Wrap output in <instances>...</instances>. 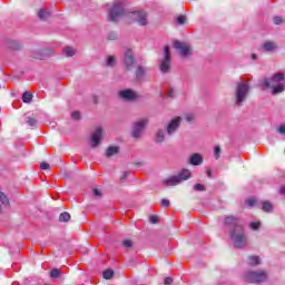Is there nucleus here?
Masks as SVG:
<instances>
[{
    "mask_svg": "<svg viewBox=\"0 0 285 285\" xmlns=\"http://www.w3.org/2000/svg\"><path fill=\"white\" fill-rule=\"evenodd\" d=\"M225 230H227L235 248H244L246 246V232L239 218L227 216L224 222Z\"/></svg>",
    "mask_w": 285,
    "mask_h": 285,
    "instance_id": "nucleus-1",
    "label": "nucleus"
},
{
    "mask_svg": "<svg viewBox=\"0 0 285 285\" xmlns=\"http://www.w3.org/2000/svg\"><path fill=\"white\" fill-rule=\"evenodd\" d=\"M262 90H271L272 95H282L285 90V75L274 73L271 78H264L258 82Z\"/></svg>",
    "mask_w": 285,
    "mask_h": 285,
    "instance_id": "nucleus-2",
    "label": "nucleus"
},
{
    "mask_svg": "<svg viewBox=\"0 0 285 285\" xmlns=\"http://www.w3.org/2000/svg\"><path fill=\"white\" fill-rule=\"evenodd\" d=\"M250 92V85L247 80L236 81L235 89V104L236 106H242L246 99H248V95Z\"/></svg>",
    "mask_w": 285,
    "mask_h": 285,
    "instance_id": "nucleus-3",
    "label": "nucleus"
},
{
    "mask_svg": "<svg viewBox=\"0 0 285 285\" xmlns=\"http://www.w3.org/2000/svg\"><path fill=\"white\" fill-rule=\"evenodd\" d=\"M193 177V174L189 169H183L177 175L169 176L168 178L163 179V186L170 188L173 186H179V184H184V181H188Z\"/></svg>",
    "mask_w": 285,
    "mask_h": 285,
    "instance_id": "nucleus-4",
    "label": "nucleus"
},
{
    "mask_svg": "<svg viewBox=\"0 0 285 285\" xmlns=\"http://www.w3.org/2000/svg\"><path fill=\"white\" fill-rule=\"evenodd\" d=\"M243 279L249 284H262L268 279V274L265 271H248L243 275Z\"/></svg>",
    "mask_w": 285,
    "mask_h": 285,
    "instance_id": "nucleus-5",
    "label": "nucleus"
},
{
    "mask_svg": "<svg viewBox=\"0 0 285 285\" xmlns=\"http://www.w3.org/2000/svg\"><path fill=\"white\" fill-rule=\"evenodd\" d=\"M109 20L116 22L126 14V9L124 8V2H114L111 8L108 9Z\"/></svg>",
    "mask_w": 285,
    "mask_h": 285,
    "instance_id": "nucleus-6",
    "label": "nucleus"
},
{
    "mask_svg": "<svg viewBox=\"0 0 285 285\" xmlns=\"http://www.w3.org/2000/svg\"><path fill=\"white\" fill-rule=\"evenodd\" d=\"M146 126H148V118L136 121L131 128V137L134 139H141V135H144Z\"/></svg>",
    "mask_w": 285,
    "mask_h": 285,
    "instance_id": "nucleus-7",
    "label": "nucleus"
},
{
    "mask_svg": "<svg viewBox=\"0 0 285 285\" xmlns=\"http://www.w3.org/2000/svg\"><path fill=\"white\" fill-rule=\"evenodd\" d=\"M170 61H171L170 47L165 46L164 59L160 60V65H159L160 72H163L164 75L170 72Z\"/></svg>",
    "mask_w": 285,
    "mask_h": 285,
    "instance_id": "nucleus-8",
    "label": "nucleus"
},
{
    "mask_svg": "<svg viewBox=\"0 0 285 285\" xmlns=\"http://www.w3.org/2000/svg\"><path fill=\"white\" fill-rule=\"evenodd\" d=\"M124 66L125 70H132L137 66V59H135V53L132 49H126L124 52Z\"/></svg>",
    "mask_w": 285,
    "mask_h": 285,
    "instance_id": "nucleus-9",
    "label": "nucleus"
},
{
    "mask_svg": "<svg viewBox=\"0 0 285 285\" xmlns=\"http://www.w3.org/2000/svg\"><path fill=\"white\" fill-rule=\"evenodd\" d=\"M102 138L104 129H101V127L96 128L95 131L91 134V148H97V146L101 144Z\"/></svg>",
    "mask_w": 285,
    "mask_h": 285,
    "instance_id": "nucleus-10",
    "label": "nucleus"
},
{
    "mask_svg": "<svg viewBox=\"0 0 285 285\" xmlns=\"http://www.w3.org/2000/svg\"><path fill=\"white\" fill-rule=\"evenodd\" d=\"M174 48L179 52L180 57H188V55H190V47L179 40L174 42Z\"/></svg>",
    "mask_w": 285,
    "mask_h": 285,
    "instance_id": "nucleus-11",
    "label": "nucleus"
},
{
    "mask_svg": "<svg viewBox=\"0 0 285 285\" xmlns=\"http://www.w3.org/2000/svg\"><path fill=\"white\" fill-rule=\"evenodd\" d=\"M179 126H181V117H176L171 119V121L167 125V135L173 137L176 130H179Z\"/></svg>",
    "mask_w": 285,
    "mask_h": 285,
    "instance_id": "nucleus-12",
    "label": "nucleus"
},
{
    "mask_svg": "<svg viewBox=\"0 0 285 285\" xmlns=\"http://www.w3.org/2000/svg\"><path fill=\"white\" fill-rule=\"evenodd\" d=\"M131 17L139 23V26H146L148 23L146 11H134L131 12Z\"/></svg>",
    "mask_w": 285,
    "mask_h": 285,
    "instance_id": "nucleus-13",
    "label": "nucleus"
},
{
    "mask_svg": "<svg viewBox=\"0 0 285 285\" xmlns=\"http://www.w3.org/2000/svg\"><path fill=\"white\" fill-rule=\"evenodd\" d=\"M119 97L125 101H135V99H137V92L132 89H125L119 91Z\"/></svg>",
    "mask_w": 285,
    "mask_h": 285,
    "instance_id": "nucleus-14",
    "label": "nucleus"
},
{
    "mask_svg": "<svg viewBox=\"0 0 285 285\" xmlns=\"http://www.w3.org/2000/svg\"><path fill=\"white\" fill-rule=\"evenodd\" d=\"M146 72H148L147 67H144L141 65L137 66L135 71L136 81H144V78L146 77Z\"/></svg>",
    "mask_w": 285,
    "mask_h": 285,
    "instance_id": "nucleus-15",
    "label": "nucleus"
},
{
    "mask_svg": "<svg viewBox=\"0 0 285 285\" xmlns=\"http://www.w3.org/2000/svg\"><path fill=\"white\" fill-rule=\"evenodd\" d=\"M274 50H277V45L273 41H266L259 48L261 52H274Z\"/></svg>",
    "mask_w": 285,
    "mask_h": 285,
    "instance_id": "nucleus-16",
    "label": "nucleus"
},
{
    "mask_svg": "<svg viewBox=\"0 0 285 285\" xmlns=\"http://www.w3.org/2000/svg\"><path fill=\"white\" fill-rule=\"evenodd\" d=\"M189 164L190 166H202L204 164V157L202 154H193L189 157Z\"/></svg>",
    "mask_w": 285,
    "mask_h": 285,
    "instance_id": "nucleus-17",
    "label": "nucleus"
},
{
    "mask_svg": "<svg viewBox=\"0 0 285 285\" xmlns=\"http://www.w3.org/2000/svg\"><path fill=\"white\" fill-rule=\"evenodd\" d=\"M166 141V130L158 129L155 134V144H164Z\"/></svg>",
    "mask_w": 285,
    "mask_h": 285,
    "instance_id": "nucleus-18",
    "label": "nucleus"
},
{
    "mask_svg": "<svg viewBox=\"0 0 285 285\" xmlns=\"http://www.w3.org/2000/svg\"><path fill=\"white\" fill-rule=\"evenodd\" d=\"M262 264V258L259 256H248L247 257V265L248 266H259Z\"/></svg>",
    "mask_w": 285,
    "mask_h": 285,
    "instance_id": "nucleus-19",
    "label": "nucleus"
},
{
    "mask_svg": "<svg viewBox=\"0 0 285 285\" xmlns=\"http://www.w3.org/2000/svg\"><path fill=\"white\" fill-rule=\"evenodd\" d=\"M119 154V147L117 146H109L106 150V157L110 159V157H115V155Z\"/></svg>",
    "mask_w": 285,
    "mask_h": 285,
    "instance_id": "nucleus-20",
    "label": "nucleus"
},
{
    "mask_svg": "<svg viewBox=\"0 0 285 285\" xmlns=\"http://www.w3.org/2000/svg\"><path fill=\"white\" fill-rule=\"evenodd\" d=\"M38 17L41 21H46L50 17V11L48 9H40L38 11Z\"/></svg>",
    "mask_w": 285,
    "mask_h": 285,
    "instance_id": "nucleus-21",
    "label": "nucleus"
},
{
    "mask_svg": "<svg viewBox=\"0 0 285 285\" xmlns=\"http://www.w3.org/2000/svg\"><path fill=\"white\" fill-rule=\"evenodd\" d=\"M262 210H264V213H271L273 210V204H271L268 200L263 202Z\"/></svg>",
    "mask_w": 285,
    "mask_h": 285,
    "instance_id": "nucleus-22",
    "label": "nucleus"
},
{
    "mask_svg": "<svg viewBox=\"0 0 285 285\" xmlns=\"http://www.w3.org/2000/svg\"><path fill=\"white\" fill-rule=\"evenodd\" d=\"M0 202L2 206H10V199L8 196H6V194H3V191H0Z\"/></svg>",
    "mask_w": 285,
    "mask_h": 285,
    "instance_id": "nucleus-23",
    "label": "nucleus"
},
{
    "mask_svg": "<svg viewBox=\"0 0 285 285\" xmlns=\"http://www.w3.org/2000/svg\"><path fill=\"white\" fill-rule=\"evenodd\" d=\"M22 101L23 104H30V101H32V94L30 91L23 92Z\"/></svg>",
    "mask_w": 285,
    "mask_h": 285,
    "instance_id": "nucleus-24",
    "label": "nucleus"
},
{
    "mask_svg": "<svg viewBox=\"0 0 285 285\" xmlns=\"http://www.w3.org/2000/svg\"><path fill=\"white\" fill-rule=\"evenodd\" d=\"M115 272L112 269H106L102 272L104 279H112Z\"/></svg>",
    "mask_w": 285,
    "mask_h": 285,
    "instance_id": "nucleus-25",
    "label": "nucleus"
},
{
    "mask_svg": "<svg viewBox=\"0 0 285 285\" xmlns=\"http://www.w3.org/2000/svg\"><path fill=\"white\" fill-rule=\"evenodd\" d=\"M63 52H65L66 57H75L77 51L75 50V48L66 47L63 49Z\"/></svg>",
    "mask_w": 285,
    "mask_h": 285,
    "instance_id": "nucleus-26",
    "label": "nucleus"
},
{
    "mask_svg": "<svg viewBox=\"0 0 285 285\" xmlns=\"http://www.w3.org/2000/svg\"><path fill=\"white\" fill-rule=\"evenodd\" d=\"M116 62H117V60L115 59L114 56H108L107 59H106V66L108 68H112Z\"/></svg>",
    "mask_w": 285,
    "mask_h": 285,
    "instance_id": "nucleus-27",
    "label": "nucleus"
},
{
    "mask_svg": "<svg viewBox=\"0 0 285 285\" xmlns=\"http://www.w3.org/2000/svg\"><path fill=\"white\" fill-rule=\"evenodd\" d=\"M59 222H70V214H68V212L61 213L59 216Z\"/></svg>",
    "mask_w": 285,
    "mask_h": 285,
    "instance_id": "nucleus-28",
    "label": "nucleus"
},
{
    "mask_svg": "<svg viewBox=\"0 0 285 285\" xmlns=\"http://www.w3.org/2000/svg\"><path fill=\"white\" fill-rule=\"evenodd\" d=\"M59 275H61V271L59 268H53L50 271V277H52L53 279H57Z\"/></svg>",
    "mask_w": 285,
    "mask_h": 285,
    "instance_id": "nucleus-29",
    "label": "nucleus"
},
{
    "mask_svg": "<svg viewBox=\"0 0 285 285\" xmlns=\"http://www.w3.org/2000/svg\"><path fill=\"white\" fill-rule=\"evenodd\" d=\"M261 226H262V223H259V222H252L249 224V228H252V230H259Z\"/></svg>",
    "mask_w": 285,
    "mask_h": 285,
    "instance_id": "nucleus-30",
    "label": "nucleus"
},
{
    "mask_svg": "<svg viewBox=\"0 0 285 285\" xmlns=\"http://www.w3.org/2000/svg\"><path fill=\"white\" fill-rule=\"evenodd\" d=\"M176 23H177L178 26H184V23H186V16H178V17L176 18Z\"/></svg>",
    "mask_w": 285,
    "mask_h": 285,
    "instance_id": "nucleus-31",
    "label": "nucleus"
},
{
    "mask_svg": "<svg viewBox=\"0 0 285 285\" xmlns=\"http://www.w3.org/2000/svg\"><path fill=\"white\" fill-rule=\"evenodd\" d=\"M220 156H222V148L219 146H216L214 148V157L215 159H219Z\"/></svg>",
    "mask_w": 285,
    "mask_h": 285,
    "instance_id": "nucleus-32",
    "label": "nucleus"
},
{
    "mask_svg": "<svg viewBox=\"0 0 285 285\" xmlns=\"http://www.w3.org/2000/svg\"><path fill=\"white\" fill-rule=\"evenodd\" d=\"M194 190H196L197 193H204V190H206V186L202 184H196L194 185Z\"/></svg>",
    "mask_w": 285,
    "mask_h": 285,
    "instance_id": "nucleus-33",
    "label": "nucleus"
},
{
    "mask_svg": "<svg viewBox=\"0 0 285 285\" xmlns=\"http://www.w3.org/2000/svg\"><path fill=\"white\" fill-rule=\"evenodd\" d=\"M275 26H282V23H284V19L282 17H274L273 19Z\"/></svg>",
    "mask_w": 285,
    "mask_h": 285,
    "instance_id": "nucleus-34",
    "label": "nucleus"
},
{
    "mask_svg": "<svg viewBox=\"0 0 285 285\" xmlns=\"http://www.w3.org/2000/svg\"><path fill=\"white\" fill-rule=\"evenodd\" d=\"M9 48H11V50H19L20 46L17 43V41L12 40L9 42Z\"/></svg>",
    "mask_w": 285,
    "mask_h": 285,
    "instance_id": "nucleus-35",
    "label": "nucleus"
},
{
    "mask_svg": "<svg viewBox=\"0 0 285 285\" xmlns=\"http://www.w3.org/2000/svg\"><path fill=\"white\" fill-rule=\"evenodd\" d=\"M245 204H246L247 206H249L250 208H253V206H255V204H257V200L254 199V198H248V199L245 202Z\"/></svg>",
    "mask_w": 285,
    "mask_h": 285,
    "instance_id": "nucleus-36",
    "label": "nucleus"
},
{
    "mask_svg": "<svg viewBox=\"0 0 285 285\" xmlns=\"http://www.w3.org/2000/svg\"><path fill=\"white\" fill-rule=\"evenodd\" d=\"M277 132L279 135H282L283 137H285V124H282V125L278 126Z\"/></svg>",
    "mask_w": 285,
    "mask_h": 285,
    "instance_id": "nucleus-37",
    "label": "nucleus"
},
{
    "mask_svg": "<svg viewBox=\"0 0 285 285\" xmlns=\"http://www.w3.org/2000/svg\"><path fill=\"white\" fill-rule=\"evenodd\" d=\"M124 248H132V240L126 239L122 242Z\"/></svg>",
    "mask_w": 285,
    "mask_h": 285,
    "instance_id": "nucleus-38",
    "label": "nucleus"
},
{
    "mask_svg": "<svg viewBox=\"0 0 285 285\" xmlns=\"http://www.w3.org/2000/svg\"><path fill=\"white\" fill-rule=\"evenodd\" d=\"M71 118L75 119L76 121H79V119H81V114L79 111H73L71 114Z\"/></svg>",
    "mask_w": 285,
    "mask_h": 285,
    "instance_id": "nucleus-39",
    "label": "nucleus"
},
{
    "mask_svg": "<svg viewBox=\"0 0 285 285\" xmlns=\"http://www.w3.org/2000/svg\"><path fill=\"white\" fill-rule=\"evenodd\" d=\"M185 119H186V121H188V122L195 121V114H186V115H185Z\"/></svg>",
    "mask_w": 285,
    "mask_h": 285,
    "instance_id": "nucleus-40",
    "label": "nucleus"
},
{
    "mask_svg": "<svg viewBox=\"0 0 285 285\" xmlns=\"http://www.w3.org/2000/svg\"><path fill=\"white\" fill-rule=\"evenodd\" d=\"M27 124H28V126L35 127V126H37V119L29 117L27 119Z\"/></svg>",
    "mask_w": 285,
    "mask_h": 285,
    "instance_id": "nucleus-41",
    "label": "nucleus"
},
{
    "mask_svg": "<svg viewBox=\"0 0 285 285\" xmlns=\"http://www.w3.org/2000/svg\"><path fill=\"white\" fill-rule=\"evenodd\" d=\"M40 169H41V170H50V164H48V163H41V164H40Z\"/></svg>",
    "mask_w": 285,
    "mask_h": 285,
    "instance_id": "nucleus-42",
    "label": "nucleus"
},
{
    "mask_svg": "<svg viewBox=\"0 0 285 285\" xmlns=\"http://www.w3.org/2000/svg\"><path fill=\"white\" fill-rule=\"evenodd\" d=\"M161 206H163L164 208H168V206H170V200H168V199H166V198L161 199Z\"/></svg>",
    "mask_w": 285,
    "mask_h": 285,
    "instance_id": "nucleus-43",
    "label": "nucleus"
},
{
    "mask_svg": "<svg viewBox=\"0 0 285 285\" xmlns=\"http://www.w3.org/2000/svg\"><path fill=\"white\" fill-rule=\"evenodd\" d=\"M130 175V171H125L122 176L120 177V181H126L128 179V176Z\"/></svg>",
    "mask_w": 285,
    "mask_h": 285,
    "instance_id": "nucleus-44",
    "label": "nucleus"
},
{
    "mask_svg": "<svg viewBox=\"0 0 285 285\" xmlns=\"http://www.w3.org/2000/svg\"><path fill=\"white\" fill-rule=\"evenodd\" d=\"M149 222H150L151 224H157V223L159 222V218H158L157 216H150V217H149Z\"/></svg>",
    "mask_w": 285,
    "mask_h": 285,
    "instance_id": "nucleus-45",
    "label": "nucleus"
},
{
    "mask_svg": "<svg viewBox=\"0 0 285 285\" xmlns=\"http://www.w3.org/2000/svg\"><path fill=\"white\" fill-rule=\"evenodd\" d=\"M164 284H165V285H170V284H173V277H166Z\"/></svg>",
    "mask_w": 285,
    "mask_h": 285,
    "instance_id": "nucleus-46",
    "label": "nucleus"
},
{
    "mask_svg": "<svg viewBox=\"0 0 285 285\" xmlns=\"http://www.w3.org/2000/svg\"><path fill=\"white\" fill-rule=\"evenodd\" d=\"M108 39L115 41V39H117V33H109Z\"/></svg>",
    "mask_w": 285,
    "mask_h": 285,
    "instance_id": "nucleus-47",
    "label": "nucleus"
},
{
    "mask_svg": "<svg viewBox=\"0 0 285 285\" xmlns=\"http://www.w3.org/2000/svg\"><path fill=\"white\" fill-rule=\"evenodd\" d=\"M94 195H95V197H101V190L94 189Z\"/></svg>",
    "mask_w": 285,
    "mask_h": 285,
    "instance_id": "nucleus-48",
    "label": "nucleus"
},
{
    "mask_svg": "<svg viewBox=\"0 0 285 285\" xmlns=\"http://www.w3.org/2000/svg\"><path fill=\"white\" fill-rule=\"evenodd\" d=\"M250 59H252L253 61L257 60V53H252V55H250Z\"/></svg>",
    "mask_w": 285,
    "mask_h": 285,
    "instance_id": "nucleus-49",
    "label": "nucleus"
},
{
    "mask_svg": "<svg viewBox=\"0 0 285 285\" xmlns=\"http://www.w3.org/2000/svg\"><path fill=\"white\" fill-rule=\"evenodd\" d=\"M207 177H213V170H210V169H207Z\"/></svg>",
    "mask_w": 285,
    "mask_h": 285,
    "instance_id": "nucleus-50",
    "label": "nucleus"
},
{
    "mask_svg": "<svg viewBox=\"0 0 285 285\" xmlns=\"http://www.w3.org/2000/svg\"><path fill=\"white\" fill-rule=\"evenodd\" d=\"M168 97H175V91L170 90L169 94H168Z\"/></svg>",
    "mask_w": 285,
    "mask_h": 285,
    "instance_id": "nucleus-51",
    "label": "nucleus"
},
{
    "mask_svg": "<svg viewBox=\"0 0 285 285\" xmlns=\"http://www.w3.org/2000/svg\"><path fill=\"white\" fill-rule=\"evenodd\" d=\"M281 195H285V186L279 189Z\"/></svg>",
    "mask_w": 285,
    "mask_h": 285,
    "instance_id": "nucleus-52",
    "label": "nucleus"
},
{
    "mask_svg": "<svg viewBox=\"0 0 285 285\" xmlns=\"http://www.w3.org/2000/svg\"><path fill=\"white\" fill-rule=\"evenodd\" d=\"M0 213H1V205H0Z\"/></svg>",
    "mask_w": 285,
    "mask_h": 285,
    "instance_id": "nucleus-53",
    "label": "nucleus"
}]
</instances>
